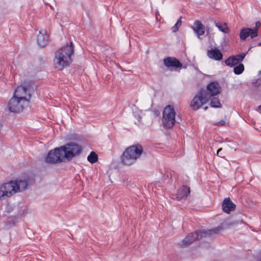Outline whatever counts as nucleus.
Segmentation results:
<instances>
[{
    "label": "nucleus",
    "mask_w": 261,
    "mask_h": 261,
    "mask_svg": "<svg viewBox=\"0 0 261 261\" xmlns=\"http://www.w3.org/2000/svg\"><path fill=\"white\" fill-rule=\"evenodd\" d=\"M225 124V121L224 120L220 121L216 123L217 126H223Z\"/></svg>",
    "instance_id": "bb28decb"
},
{
    "label": "nucleus",
    "mask_w": 261,
    "mask_h": 261,
    "mask_svg": "<svg viewBox=\"0 0 261 261\" xmlns=\"http://www.w3.org/2000/svg\"><path fill=\"white\" fill-rule=\"evenodd\" d=\"M244 70V66L243 64H240L239 65L236 66L233 68V71L236 74H240Z\"/></svg>",
    "instance_id": "5701e85b"
},
{
    "label": "nucleus",
    "mask_w": 261,
    "mask_h": 261,
    "mask_svg": "<svg viewBox=\"0 0 261 261\" xmlns=\"http://www.w3.org/2000/svg\"><path fill=\"white\" fill-rule=\"evenodd\" d=\"M258 46H261V42L260 43H258Z\"/></svg>",
    "instance_id": "f704fd0d"
},
{
    "label": "nucleus",
    "mask_w": 261,
    "mask_h": 261,
    "mask_svg": "<svg viewBox=\"0 0 261 261\" xmlns=\"http://www.w3.org/2000/svg\"><path fill=\"white\" fill-rule=\"evenodd\" d=\"M225 62L227 66L230 67H232L239 63L238 58L236 56L228 58L225 60Z\"/></svg>",
    "instance_id": "aec40b11"
},
{
    "label": "nucleus",
    "mask_w": 261,
    "mask_h": 261,
    "mask_svg": "<svg viewBox=\"0 0 261 261\" xmlns=\"http://www.w3.org/2000/svg\"><path fill=\"white\" fill-rule=\"evenodd\" d=\"M222 148H219V149L217 150V154L218 156H220V157H222V155L221 153H220V152L222 151Z\"/></svg>",
    "instance_id": "c756f323"
},
{
    "label": "nucleus",
    "mask_w": 261,
    "mask_h": 261,
    "mask_svg": "<svg viewBox=\"0 0 261 261\" xmlns=\"http://www.w3.org/2000/svg\"><path fill=\"white\" fill-rule=\"evenodd\" d=\"M136 112H134V116L137 118L139 122H140L141 121V116H140V115H138L137 116L136 114Z\"/></svg>",
    "instance_id": "c85d7f7f"
},
{
    "label": "nucleus",
    "mask_w": 261,
    "mask_h": 261,
    "mask_svg": "<svg viewBox=\"0 0 261 261\" xmlns=\"http://www.w3.org/2000/svg\"><path fill=\"white\" fill-rule=\"evenodd\" d=\"M37 41L38 45L41 47L45 46L48 42V35L44 30L39 31L37 35Z\"/></svg>",
    "instance_id": "2eb2a0df"
},
{
    "label": "nucleus",
    "mask_w": 261,
    "mask_h": 261,
    "mask_svg": "<svg viewBox=\"0 0 261 261\" xmlns=\"http://www.w3.org/2000/svg\"><path fill=\"white\" fill-rule=\"evenodd\" d=\"M247 53H248V51H247L246 53H242L240 55L236 56V57H237L238 58V60H239V62L242 61L244 59V58L247 55Z\"/></svg>",
    "instance_id": "a878e982"
},
{
    "label": "nucleus",
    "mask_w": 261,
    "mask_h": 261,
    "mask_svg": "<svg viewBox=\"0 0 261 261\" xmlns=\"http://www.w3.org/2000/svg\"><path fill=\"white\" fill-rule=\"evenodd\" d=\"M206 94L210 95V98L211 96L218 95L221 92V87L217 82H212L207 86Z\"/></svg>",
    "instance_id": "9b49d317"
},
{
    "label": "nucleus",
    "mask_w": 261,
    "mask_h": 261,
    "mask_svg": "<svg viewBox=\"0 0 261 261\" xmlns=\"http://www.w3.org/2000/svg\"><path fill=\"white\" fill-rule=\"evenodd\" d=\"M164 65L168 67H174L176 68H180L182 67V64L178 60L174 57H167L164 59Z\"/></svg>",
    "instance_id": "f8f14e48"
},
{
    "label": "nucleus",
    "mask_w": 261,
    "mask_h": 261,
    "mask_svg": "<svg viewBox=\"0 0 261 261\" xmlns=\"http://www.w3.org/2000/svg\"><path fill=\"white\" fill-rule=\"evenodd\" d=\"M1 185L10 198L17 192L25 190L28 186V182L25 180L17 179L11 180Z\"/></svg>",
    "instance_id": "7ed1b4c3"
},
{
    "label": "nucleus",
    "mask_w": 261,
    "mask_h": 261,
    "mask_svg": "<svg viewBox=\"0 0 261 261\" xmlns=\"http://www.w3.org/2000/svg\"><path fill=\"white\" fill-rule=\"evenodd\" d=\"M260 261H261V260H260Z\"/></svg>",
    "instance_id": "c9c22d12"
},
{
    "label": "nucleus",
    "mask_w": 261,
    "mask_h": 261,
    "mask_svg": "<svg viewBox=\"0 0 261 261\" xmlns=\"http://www.w3.org/2000/svg\"><path fill=\"white\" fill-rule=\"evenodd\" d=\"M219 231V228H217L214 229L207 230L196 231L194 232L188 234L180 243L181 247L188 246L195 241L205 237L207 235H210L213 233H216Z\"/></svg>",
    "instance_id": "20e7f679"
},
{
    "label": "nucleus",
    "mask_w": 261,
    "mask_h": 261,
    "mask_svg": "<svg viewBox=\"0 0 261 261\" xmlns=\"http://www.w3.org/2000/svg\"><path fill=\"white\" fill-rule=\"evenodd\" d=\"M61 149L65 153V159L71 160L73 157L79 155L82 152V147L74 143H67L61 146Z\"/></svg>",
    "instance_id": "423d86ee"
},
{
    "label": "nucleus",
    "mask_w": 261,
    "mask_h": 261,
    "mask_svg": "<svg viewBox=\"0 0 261 261\" xmlns=\"http://www.w3.org/2000/svg\"><path fill=\"white\" fill-rule=\"evenodd\" d=\"M207 107H204V110H207Z\"/></svg>",
    "instance_id": "72a5a7b5"
},
{
    "label": "nucleus",
    "mask_w": 261,
    "mask_h": 261,
    "mask_svg": "<svg viewBox=\"0 0 261 261\" xmlns=\"http://www.w3.org/2000/svg\"><path fill=\"white\" fill-rule=\"evenodd\" d=\"M65 153L60 147L55 148L53 150H50L45 158V162L47 163H56L61 162L65 159Z\"/></svg>",
    "instance_id": "1a4fd4ad"
},
{
    "label": "nucleus",
    "mask_w": 261,
    "mask_h": 261,
    "mask_svg": "<svg viewBox=\"0 0 261 261\" xmlns=\"http://www.w3.org/2000/svg\"><path fill=\"white\" fill-rule=\"evenodd\" d=\"M209 99V94H206L205 90H200L194 96L191 102V107L193 110H197L200 108L202 105L207 103Z\"/></svg>",
    "instance_id": "6e6552de"
},
{
    "label": "nucleus",
    "mask_w": 261,
    "mask_h": 261,
    "mask_svg": "<svg viewBox=\"0 0 261 261\" xmlns=\"http://www.w3.org/2000/svg\"><path fill=\"white\" fill-rule=\"evenodd\" d=\"M259 24H260V23H259V22H256V27H257V25H259Z\"/></svg>",
    "instance_id": "473e14b6"
},
{
    "label": "nucleus",
    "mask_w": 261,
    "mask_h": 261,
    "mask_svg": "<svg viewBox=\"0 0 261 261\" xmlns=\"http://www.w3.org/2000/svg\"><path fill=\"white\" fill-rule=\"evenodd\" d=\"M193 30L199 39H201V36L204 35L205 33V27L204 25L198 20H196L194 22Z\"/></svg>",
    "instance_id": "4468645a"
},
{
    "label": "nucleus",
    "mask_w": 261,
    "mask_h": 261,
    "mask_svg": "<svg viewBox=\"0 0 261 261\" xmlns=\"http://www.w3.org/2000/svg\"><path fill=\"white\" fill-rule=\"evenodd\" d=\"M28 105L29 100L19 99L13 96L8 102V107L10 112L17 113L22 111Z\"/></svg>",
    "instance_id": "0eeeda50"
},
{
    "label": "nucleus",
    "mask_w": 261,
    "mask_h": 261,
    "mask_svg": "<svg viewBox=\"0 0 261 261\" xmlns=\"http://www.w3.org/2000/svg\"><path fill=\"white\" fill-rule=\"evenodd\" d=\"M88 161L91 163H95L98 160V156L93 151H92L87 157Z\"/></svg>",
    "instance_id": "4be33fe9"
},
{
    "label": "nucleus",
    "mask_w": 261,
    "mask_h": 261,
    "mask_svg": "<svg viewBox=\"0 0 261 261\" xmlns=\"http://www.w3.org/2000/svg\"><path fill=\"white\" fill-rule=\"evenodd\" d=\"M207 57L216 61H219L222 59L223 55L221 51L217 48L208 49L207 51Z\"/></svg>",
    "instance_id": "dca6fc26"
},
{
    "label": "nucleus",
    "mask_w": 261,
    "mask_h": 261,
    "mask_svg": "<svg viewBox=\"0 0 261 261\" xmlns=\"http://www.w3.org/2000/svg\"><path fill=\"white\" fill-rule=\"evenodd\" d=\"M235 204L231 201L229 198H226L222 203L223 210L226 213L234 210Z\"/></svg>",
    "instance_id": "a211bd4d"
},
{
    "label": "nucleus",
    "mask_w": 261,
    "mask_h": 261,
    "mask_svg": "<svg viewBox=\"0 0 261 261\" xmlns=\"http://www.w3.org/2000/svg\"><path fill=\"white\" fill-rule=\"evenodd\" d=\"M175 112L173 107L167 106L164 109L162 117V124L166 128H171L176 122Z\"/></svg>",
    "instance_id": "39448f33"
},
{
    "label": "nucleus",
    "mask_w": 261,
    "mask_h": 261,
    "mask_svg": "<svg viewBox=\"0 0 261 261\" xmlns=\"http://www.w3.org/2000/svg\"><path fill=\"white\" fill-rule=\"evenodd\" d=\"M30 88L29 85L18 86L14 92L13 96L29 101L31 97Z\"/></svg>",
    "instance_id": "9d476101"
},
{
    "label": "nucleus",
    "mask_w": 261,
    "mask_h": 261,
    "mask_svg": "<svg viewBox=\"0 0 261 261\" xmlns=\"http://www.w3.org/2000/svg\"><path fill=\"white\" fill-rule=\"evenodd\" d=\"M190 193V188L184 186L178 190L176 194V198L178 200L186 199Z\"/></svg>",
    "instance_id": "f3484780"
},
{
    "label": "nucleus",
    "mask_w": 261,
    "mask_h": 261,
    "mask_svg": "<svg viewBox=\"0 0 261 261\" xmlns=\"http://www.w3.org/2000/svg\"><path fill=\"white\" fill-rule=\"evenodd\" d=\"M211 106L213 108H221L222 105L220 103L219 99L217 97H213L211 99Z\"/></svg>",
    "instance_id": "412c9836"
},
{
    "label": "nucleus",
    "mask_w": 261,
    "mask_h": 261,
    "mask_svg": "<svg viewBox=\"0 0 261 261\" xmlns=\"http://www.w3.org/2000/svg\"><path fill=\"white\" fill-rule=\"evenodd\" d=\"M258 110L261 112V105L258 107Z\"/></svg>",
    "instance_id": "2f4dec72"
},
{
    "label": "nucleus",
    "mask_w": 261,
    "mask_h": 261,
    "mask_svg": "<svg viewBox=\"0 0 261 261\" xmlns=\"http://www.w3.org/2000/svg\"><path fill=\"white\" fill-rule=\"evenodd\" d=\"M239 223V221H232L228 223V225H236Z\"/></svg>",
    "instance_id": "cd10ccee"
},
{
    "label": "nucleus",
    "mask_w": 261,
    "mask_h": 261,
    "mask_svg": "<svg viewBox=\"0 0 261 261\" xmlns=\"http://www.w3.org/2000/svg\"><path fill=\"white\" fill-rule=\"evenodd\" d=\"M181 25V17L177 21L176 23L172 27L171 30L173 33L176 32Z\"/></svg>",
    "instance_id": "b1692460"
},
{
    "label": "nucleus",
    "mask_w": 261,
    "mask_h": 261,
    "mask_svg": "<svg viewBox=\"0 0 261 261\" xmlns=\"http://www.w3.org/2000/svg\"><path fill=\"white\" fill-rule=\"evenodd\" d=\"M74 47L72 42L58 49L55 53L54 63L56 69L61 70L69 66L72 62L71 56L73 54Z\"/></svg>",
    "instance_id": "f257e3e1"
},
{
    "label": "nucleus",
    "mask_w": 261,
    "mask_h": 261,
    "mask_svg": "<svg viewBox=\"0 0 261 261\" xmlns=\"http://www.w3.org/2000/svg\"><path fill=\"white\" fill-rule=\"evenodd\" d=\"M257 35V28H244L240 32V38L242 39H245L247 37L250 36L251 38L256 37Z\"/></svg>",
    "instance_id": "ddd939ff"
},
{
    "label": "nucleus",
    "mask_w": 261,
    "mask_h": 261,
    "mask_svg": "<svg viewBox=\"0 0 261 261\" xmlns=\"http://www.w3.org/2000/svg\"><path fill=\"white\" fill-rule=\"evenodd\" d=\"M3 188L2 186L0 185V200H6L8 197L7 192H6V191L5 190L3 189Z\"/></svg>",
    "instance_id": "393cba45"
},
{
    "label": "nucleus",
    "mask_w": 261,
    "mask_h": 261,
    "mask_svg": "<svg viewBox=\"0 0 261 261\" xmlns=\"http://www.w3.org/2000/svg\"><path fill=\"white\" fill-rule=\"evenodd\" d=\"M143 152V148L139 144L127 147L121 155L122 163L126 166L133 165L140 158Z\"/></svg>",
    "instance_id": "f03ea898"
},
{
    "label": "nucleus",
    "mask_w": 261,
    "mask_h": 261,
    "mask_svg": "<svg viewBox=\"0 0 261 261\" xmlns=\"http://www.w3.org/2000/svg\"><path fill=\"white\" fill-rule=\"evenodd\" d=\"M253 85L255 87H257L260 85V83H258L257 81H256L255 82L253 83Z\"/></svg>",
    "instance_id": "7c9ffc66"
},
{
    "label": "nucleus",
    "mask_w": 261,
    "mask_h": 261,
    "mask_svg": "<svg viewBox=\"0 0 261 261\" xmlns=\"http://www.w3.org/2000/svg\"><path fill=\"white\" fill-rule=\"evenodd\" d=\"M215 25L218 28L219 31L224 33H228L229 32V29L227 26V24L226 23L218 22L215 23Z\"/></svg>",
    "instance_id": "6ab92c4d"
}]
</instances>
